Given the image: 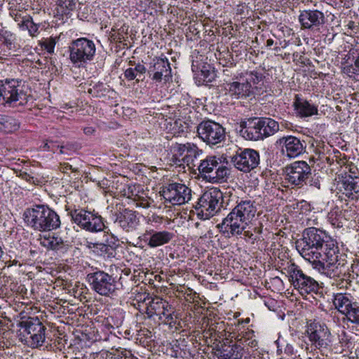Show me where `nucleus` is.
Wrapping results in <instances>:
<instances>
[{
	"label": "nucleus",
	"instance_id": "50",
	"mask_svg": "<svg viewBox=\"0 0 359 359\" xmlns=\"http://www.w3.org/2000/svg\"><path fill=\"white\" fill-rule=\"evenodd\" d=\"M22 177L27 182H31V180H33V177L30 176L29 174L26 172L22 174Z\"/></svg>",
	"mask_w": 359,
	"mask_h": 359
},
{
	"label": "nucleus",
	"instance_id": "15",
	"mask_svg": "<svg viewBox=\"0 0 359 359\" xmlns=\"http://www.w3.org/2000/svg\"><path fill=\"white\" fill-rule=\"evenodd\" d=\"M199 137L207 144L215 145L225 139V130L212 121H202L197 127Z\"/></svg>",
	"mask_w": 359,
	"mask_h": 359
},
{
	"label": "nucleus",
	"instance_id": "30",
	"mask_svg": "<svg viewBox=\"0 0 359 359\" xmlns=\"http://www.w3.org/2000/svg\"><path fill=\"white\" fill-rule=\"evenodd\" d=\"M147 69L142 64L138 63L135 67H130L126 69L124 76L128 81L135 79L137 83L144 81Z\"/></svg>",
	"mask_w": 359,
	"mask_h": 359
},
{
	"label": "nucleus",
	"instance_id": "40",
	"mask_svg": "<svg viewBox=\"0 0 359 359\" xmlns=\"http://www.w3.org/2000/svg\"><path fill=\"white\" fill-rule=\"evenodd\" d=\"M55 44L56 39L53 37L43 39L41 41L39 42V45L41 46V48L45 49L49 53H53L54 52Z\"/></svg>",
	"mask_w": 359,
	"mask_h": 359
},
{
	"label": "nucleus",
	"instance_id": "3",
	"mask_svg": "<svg viewBox=\"0 0 359 359\" xmlns=\"http://www.w3.org/2000/svg\"><path fill=\"white\" fill-rule=\"evenodd\" d=\"M25 222L34 229L39 231H49L60 226L58 215L49 208L40 205L27 209L25 213Z\"/></svg>",
	"mask_w": 359,
	"mask_h": 359
},
{
	"label": "nucleus",
	"instance_id": "42",
	"mask_svg": "<svg viewBox=\"0 0 359 359\" xmlns=\"http://www.w3.org/2000/svg\"><path fill=\"white\" fill-rule=\"evenodd\" d=\"M357 68H355V61L353 65H346L343 67L342 72L349 77H353L355 75L358 76Z\"/></svg>",
	"mask_w": 359,
	"mask_h": 359
},
{
	"label": "nucleus",
	"instance_id": "41",
	"mask_svg": "<svg viewBox=\"0 0 359 359\" xmlns=\"http://www.w3.org/2000/svg\"><path fill=\"white\" fill-rule=\"evenodd\" d=\"M262 77L261 74H258L257 72H251L248 75L247 79L244 81L248 82L252 86V83H258L262 80Z\"/></svg>",
	"mask_w": 359,
	"mask_h": 359
},
{
	"label": "nucleus",
	"instance_id": "10",
	"mask_svg": "<svg viewBox=\"0 0 359 359\" xmlns=\"http://www.w3.org/2000/svg\"><path fill=\"white\" fill-rule=\"evenodd\" d=\"M68 215L81 228L90 231H101L104 228L103 219L101 216L87 211L84 209H67Z\"/></svg>",
	"mask_w": 359,
	"mask_h": 359
},
{
	"label": "nucleus",
	"instance_id": "13",
	"mask_svg": "<svg viewBox=\"0 0 359 359\" xmlns=\"http://www.w3.org/2000/svg\"><path fill=\"white\" fill-rule=\"evenodd\" d=\"M163 198L173 205L189 202L191 198V190L185 184L172 182L164 186L160 191Z\"/></svg>",
	"mask_w": 359,
	"mask_h": 359
},
{
	"label": "nucleus",
	"instance_id": "59",
	"mask_svg": "<svg viewBox=\"0 0 359 359\" xmlns=\"http://www.w3.org/2000/svg\"><path fill=\"white\" fill-rule=\"evenodd\" d=\"M350 23H351V24H350V26H352V24H353V22H351Z\"/></svg>",
	"mask_w": 359,
	"mask_h": 359
},
{
	"label": "nucleus",
	"instance_id": "26",
	"mask_svg": "<svg viewBox=\"0 0 359 359\" xmlns=\"http://www.w3.org/2000/svg\"><path fill=\"white\" fill-rule=\"evenodd\" d=\"M355 302L353 297L349 293H337L334 294L332 299L334 308L343 315Z\"/></svg>",
	"mask_w": 359,
	"mask_h": 359
},
{
	"label": "nucleus",
	"instance_id": "56",
	"mask_svg": "<svg viewBox=\"0 0 359 359\" xmlns=\"http://www.w3.org/2000/svg\"><path fill=\"white\" fill-rule=\"evenodd\" d=\"M119 359H134V358L131 355L128 357L127 355H124L121 356Z\"/></svg>",
	"mask_w": 359,
	"mask_h": 359
},
{
	"label": "nucleus",
	"instance_id": "49",
	"mask_svg": "<svg viewBox=\"0 0 359 359\" xmlns=\"http://www.w3.org/2000/svg\"><path fill=\"white\" fill-rule=\"evenodd\" d=\"M43 148L45 150H52L53 152H55V145L50 147L49 143H46L43 146Z\"/></svg>",
	"mask_w": 359,
	"mask_h": 359
},
{
	"label": "nucleus",
	"instance_id": "6",
	"mask_svg": "<svg viewBox=\"0 0 359 359\" xmlns=\"http://www.w3.org/2000/svg\"><path fill=\"white\" fill-rule=\"evenodd\" d=\"M94 42L87 38H79L71 42L69 46V58L78 67L91 61L95 54Z\"/></svg>",
	"mask_w": 359,
	"mask_h": 359
},
{
	"label": "nucleus",
	"instance_id": "55",
	"mask_svg": "<svg viewBox=\"0 0 359 359\" xmlns=\"http://www.w3.org/2000/svg\"><path fill=\"white\" fill-rule=\"evenodd\" d=\"M243 232H244V235L246 237L251 238L252 236V233L249 231H245V229H244V231H243Z\"/></svg>",
	"mask_w": 359,
	"mask_h": 359
},
{
	"label": "nucleus",
	"instance_id": "60",
	"mask_svg": "<svg viewBox=\"0 0 359 359\" xmlns=\"http://www.w3.org/2000/svg\"><path fill=\"white\" fill-rule=\"evenodd\" d=\"M275 50H276V51H278V48H275Z\"/></svg>",
	"mask_w": 359,
	"mask_h": 359
},
{
	"label": "nucleus",
	"instance_id": "19",
	"mask_svg": "<svg viewBox=\"0 0 359 359\" xmlns=\"http://www.w3.org/2000/svg\"><path fill=\"white\" fill-rule=\"evenodd\" d=\"M148 74L151 79L156 82L169 81L172 78L171 67L168 60L165 58H156L154 60L148 69Z\"/></svg>",
	"mask_w": 359,
	"mask_h": 359
},
{
	"label": "nucleus",
	"instance_id": "57",
	"mask_svg": "<svg viewBox=\"0 0 359 359\" xmlns=\"http://www.w3.org/2000/svg\"><path fill=\"white\" fill-rule=\"evenodd\" d=\"M17 264H18V261L14 260V261L13 262L12 265Z\"/></svg>",
	"mask_w": 359,
	"mask_h": 359
},
{
	"label": "nucleus",
	"instance_id": "54",
	"mask_svg": "<svg viewBox=\"0 0 359 359\" xmlns=\"http://www.w3.org/2000/svg\"><path fill=\"white\" fill-rule=\"evenodd\" d=\"M355 68H357L358 76H359V56L355 59Z\"/></svg>",
	"mask_w": 359,
	"mask_h": 359
},
{
	"label": "nucleus",
	"instance_id": "53",
	"mask_svg": "<svg viewBox=\"0 0 359 359\" xmlns=\"http://www.w3.org/2000/svg\"><path fill=\"white\" fill-rule=\"evenodd\" d=\"M273 43H274V41H273V40L272 39H269L266 40V46L267 47H271V46L273 45Z\"/></svg>",
	"mask_w": 359,
	"mask_h": 359
},
{
	"label": "nucleus",
	"instance_id": "18",
	"mask_svg": "<svg viewBox=\"0 0 359 359\" xmlns=\"http://www.w3.org/2000/svg\"><path fill=\"white\" fill-rule=\"evenodd\" d=\"M281 154L290 158H296L302 154L306 149L304 141L293 135L283 136L276 141Z\"/></svg>",
	"mask_w": 359,
	"mask_h": 359
},
{
	"label": "nucleus",
	"instance_id": "22",
	"mask_svg": "<svg viewBox=\"0 0 359 359\" xmlns=\"http://www.w3.org/2000/svg\"><path fill=\"white\" fill-rule=\"evenodd\" d=\"M338 189L344 197L351 201L359 198V180L339 178Z\"/></svg>",
	"mask_w": 359,
	"mask_h": 359
},
{
	"label": "nucleus",
	"instance_id": "33",
	"mask_svg": "<svg viewBox=\"0 0 359 359\" xmlns=\"http://www.w3.org/2000/svg\"><path fill=\"white\" fill-rule=\"evenodd\" d=\"M112 90L109 86L102 83H97L88 89V93L93 97L99 98L109 97V93H112Z\"/></svg>",
	"mask_w": 359,
	"mask_h": 359
},
{
	"label": "nucleus",
	"instance_id": "14",
	"mask_svg": "<svg viewBox=\"0 0 359 359\" xmlns=\"http://www.w3.org/2000/svg\"><path fill=\"white\" fill-rule=\"evenodd\" d=\"M27 339L32 348L41 346L45 341L46 327L38 318H29L20 323Z\"/></svg>",
	"mask_w": 359,
	"mask_h": 359
},
{
	"label": "nucleus",
	"instance_id": "45",
	"mask_svg": "<svg viewBox=\"0 0 359 359\" xmlns=\"http://www.w3.org/2000/svg\"><path fill=\"white\" fill-rule=\"evenodd\" d=\"M59 169L62 172L64 173L67 172L68 170H71L73 172H79L78 168H73L72 165H69L67 163H60Z\"/></svg>",
	"mask_w": 359,
	"mask_h": 359
},
{
	"label": "nucleus",
	"instance_id": "58",
	"mask_svg": "<svg viewBox=\"0 0 359 359\" xmlns=\"http://www.w3.org/2000/svg\"><path fill=\"white\" fill-rule=\"evenodd\" d=\"M350 23H351V24H350V26H352V24H353V22H351Z\"/></svg>",
	"mask_w": 359,
	"mask_h": 359
},
{
	"label": "nucleus",
	"instance_id": "51",
	"mask_svg": "<svg viewBox=\"0 0 359 359\" xmlns=\"http://www.w3.org/2000/svg\"><path fill=\"white\" fill-rule=\"evenodd\" d=\"M269 1H271V2H273V3H276V4H285L286 3L288 0H269Z\"/></svg>",
	"mask_w": 359,
	"mask_h": 359
},
{
	"label": "nucleus",
	"instance_id": "44",
	"mask_svg": "<svg viewBox=\"0 0 359 359\" xmlns=\"http://www.w3.org/2000/svg\"><path fill=\"white\" fill-rule=\"evenodd\" d=\"M59 5L68 10H73L75 6L74 0H58Z\"/></svg>",
	"mask_w": 359,
	"mask_h": 359
},
{
	"label": "nucleus",
	"instance_id": "5",
	"mask_svg": "<svg viewBox=\"0 0 359 359\" xmlns=\"http://www.w3.org/2000/svg\"><path fill=\"white\" fill-rule=\"evenodd\" d=\"M198 170L201 177L211 183L224 181L229 175V170L221 158L216 156H208L201 161Z\"/></svg>",
	"mask_w": 359,
	"mask_h": 359
},
{
	"label": "nucleus",
	"instance_id": "21",
	"mask_svg": "<svg viewBox=\"0 0 359 359\" xmlns=\"http://www.w3.org/2000/svg\"><path fill=\"white\" fill-rule=\"evenodd\" d=\"M240 128V133L245 140L252 141L262 140L259 118H254L242 122Z\"/></svg>",
	"mask_w": 359,
	"mask_h": 359
},
{
	"label": "nucleus",
	"instance_id": "1",
	"mask_svg": "<svg viewBox=\"0 0 359 359\" xmlns=\"http://www.w3.org/2000/svg\"><path fill=\"white\" fill-rule=\"evenodd\" d=\"M297 248L301 255L321 273L332 278L346 276L347 266L338 259L337 243L325 231L315 227L304 229Z\"/></svg>",
	"mask_w": 359,
	"mask_h": 359
},
{
	"label": "nucleus",
	"instance_id": "25",
	"mask_svg": "<svg viewBox=\"0 0 359 359\" xmlns=\"http://www.w3.org/2000/svg\"><path fill=\"white\" fill-rule=\"evenodd\" d=\"M39 241L40 244L48 250L63 251L66 250L68 247L61 237L55 236L54 233H48L41 235Z\"/></svg>",
	"mask_w": 359,
	"mask_h": 359
},
{
	"label": "nucleus",
	"instance_id": "31",
	"mask_svg": "<svg viewBox=\"0 0 359 359\" xmlns=\"http://www.w3.org/2000/svg\"><path fill=\"white\" fill-rule=\"evenodd\" d=\"M20 122L14 117L0 115V130L6 133H11L20 128Z\"/></svg>",
	"mask_w": 359,
	"mask_h": 359
},
{
	"label": "nucleus",
	"instance_id": "36",
	"mask_svg": "<svg viewBox=\"0 0 359 359\" xmlns=\"http://www.w3.org/2000/svg\"><path fill=\"white\" fill-rule=\"evenodd\" d=\"M15 36L12 32L4 29H0V42L6 46L8 50H12L15 48Z\"/></svg>",
	"mask_w": 359,
	"mask_h": 359
},
{
	"label": "nucleus",
	"instance_id": "52",
	"mask_svg": "<svg viewBox=\"0 0 359 359\" xmlns=\"http://www.w3.org/2000/svg\"><path fill=\"white\" fill-rule=\"evenodd\" d=\"M12 16L13 17L14 20L15 22H18L19 21L20 18V15L18 12L12 14Z\"/></svg>",
	"mask_w": 359,
	"mask_h": 359
},
{
	"label": "nucleus",
	"instance_id": "28",
	"mask_svg": "<svg viewBox=\"0 0 359 359\" xmlns=\"http://www.w3.org/2000/svg\"><path fill=\"white\" fill-rule=\"evenodd\" d=\"M262 140L273 135L279 130L278 122L270 118H259Z\"/></svg>",
	"mask_w": 359,
	"mask_h": 359
},
{
	"label": "nucleus",
	"instance_id": "38",
	"mask_svg": "<svg viewBox=\"0 0 359 359\" xmlns=\"http://www.w3.org/2000/svg\"><path fill=\"white\" fill-rule=\"evenodd\" d=\"M187 147V143L183 144H176L172 147L173 156L180 164L183 163L184 157L185 156L184 153H186Z\"/></svg>",
	"mask_w": 359,
	"mask_h": 359
},
{
	"label": "nucleus",
	"instance_id": "32",
	"mask_svg": "<svg viewBox=\"0 0 359 359\" xmlns=\"http://www.w3.org/2000/svg\"><path fill=\"white\" fill-rule=\"evenodd\" d=\"M187 147L182 164H187L189 168H194L196 166L195 161L202 154V151L191 143H187Z\"/></svg>",
	"mask_w": 359,
	"mask_h": 359
},
{
	"label": "nucleus",
	"instance_id": "48",
	"mask_svg": "<svg viewBox=\"0 0 359 359\" xmlns=\"http://www.w3.org/2000/svg\"><path fill=\"white\" fill-rule=\"evenodd\" d=\"M83 131L86 135H91L95 130L92 127H87L84 128Z\"/></svg>",
	"mask_w": 359,
	"mask_h": 359
},
{
	"label": "nucleus",
	"instance_id": "7",
	"mask_svg": "<svg viewBox=\"0 0 359 359\" xmlns=\"http://www.w3.org/2000/svg\"><path fill=\"white\" fill-rule=\"evenodd\" d=\"M29 95L22 87L15 80L0 82V105L6 104L16 107L24 105L28 102Z\"/></svg>",
	"mask_w": 359,
	"mask_h": 359
},
{
	"label": "nucleus",
	"instance_id": "43",
	"mask_svg": "<svg viewBox=\"0 0 359 359\" xmlns=\"http://www.w3.org/2000/svg\"><path fill=\"white\" fill-rule=\"evenodd\" d=\"M100 250L109 257H114L116 254L115 248L106 244H102Z\"/></svg>",
	"mask_w": 359,
	"mask_h": 359
},
{
	"label": "nucleus",
	"instance_id": "4",
	"mask_svg": "<svg viewBox=\"0 0 359 359\" xmlns=\"http://www.w3.org/2000/svg\"><path fill=\"white\" fill-rule=\"evenodd\" d=\"M306 332L309 340L322 355L332 353L333 336L325 323L317 320L307 322Z\"/></svg>",
	"mask_w": 359,
	"mask_h": 359
},
{
	"label": "nucleus",
	"instance_id": "2",
	"mask_svg": "<svg viewBox=\"0 0 359 359\" xmlns=\"http://www.w3.org/2000/svg\"><path fill=\"white\" fill-rule=\"evenodd\" d=\"M256 212L254 201L242 199L237 201V205L217 226L221 232L229 236L241 235L252 222Z\"/></svg>",
	"mask_w": 359,
	"mask_h": 359
},
{
	"label": "nucleus",
	"instance_id": "8",
	"mask_svg": "<svg viewBox=\"0 0 359 359\" xmlns=\"http://www.w3.org/2000/svg\"><path fill=\"white\" fill-rule=\"evenodd\" d=\"M222 199L223 194L217 188H211L205 191L197 203L198 215L205 219L214 216L219 211Z\"/></svg>",
	"mask_w": 359,
	"mask_h": 359
},
{
	"label": "nucleus",
	"instance_id": "47",
	"mask_svg": "<svg viewBox=\"0 0 359 359\" xmlns=\"http://www.w3.org/2000/svg\"><path fill=\"white\" fill-rule=\"evenodd\" d=\"M60 147V154H65V151H64L65 149H70V148L72 147V145H69V144H67L65 146L64 145H61V146H57V148Z\"/></svg>",
	"mask_w": 359,
	"mask_h": 359
},
{
	"label": "nucleus",
	"instance_id": "37",
	"mask_svg": "<svg viewBox=\"0 0 359 359\" xmlns=\"http://www.w3.org/2000/svg\"><path fill=\"white\" fill-rule=\"evenodd\" d=\"M344 316L351 323L359 324V304L355 302L353 305L346 311Z\"/></svg>",
	"mask_w": 359,
	"mask_h": 359
},
{
	"label": "nucleus",
	"instance_id": "11",
	"mask_svg": "<svg viewBox=\"0 0 359 359\" xmlns=\"http://www.w3.org/2000/svg\"><path fill=\"white\" fill-rule=\"evenodd\" d=\"M93 290L105 297H111L116 294V281L112 276L103 271H97L88 276Z\"/></svg>",
	"mask_w": 359,
	"mask_h": 359
},
{
	"label": "nucleus",
	"instance_id": "17",
	"mask_svg": "<svg viewBox=\"0 0 359 359\" xmlns=\"http://www.w3.org/2000/svg\"><path fill=\"white\" fill-rule=\"evenodd\" d=\"M231 161L238 170L248 172L259 165V154L252 149H239L232 156Z\"/></svg>",
	"mask_w": 359,
	"mask_h": 359
},
{
	"label": "nucleus",
	"instance_id": "9",
	"mask_svg": "<svg viewBox=\"0 0 359 359\" xmlns=\"http://www.w3.org/2000/svg\"><path fill=\"white\" fill-rule=\"evenodd\" d=\"M285 270L291 285L302 295H306L318 291V282L312 277L306 275L297 265L291 264Z\"/></svg>",
	"mask_w": 359,
	"mask_h": 359
},
{
	"label": "nucleus",
	"instance_id": "39",
	"mask_svg": "<svg viewBox=\"0 0 359 359\" xmlns=\"http://www.w3.org/2000/svg\"><path fill=\"white\" fill-rule=\"evenodd\" d=\"M128 198L133 199L137 207L147 208L150 206V201L147 197L135 194L133 191L128 194Z\"/></svg>",
	"mask_w": 359,
	"mask_h": 359
},
{
	"label": "nucleus",
	"instance_id": "29",
	"mask_svg": "<svg viewBox=\"0 0 359 359\" xmlns=\"http://www.w3.org/2000/svg\"><path fill=\"white\" fill-rule=\"evenodd\" d=\"M173 238V234L169 231H163L153 233L148 242L151 248H156L169 243Z\"/></svg>",
	"mask_w": 359,
	"mask_h": 359
},
{
	"label": "nucleus",
	"instance_id": "23",
	"mask_svg": "<svg viewBox=\"0 0 359 359\" xmlns=\"http://www.w3.org/2000/svg\"><path fill=\"white\" fill-rule=\"evenodd\" d=\"M226 94L232 99H241L249 97L252 94V86L244 81L226 83L225 85Z\"/></svg>",
	"mask_w": 359,
	"mask_h": 359
},
{
	"label": "nucleus",
	"instance_id": "24",
	"mask_svg": "<svg viewBox=\"0 0 359 359\" xmlns=\"http://www.w3.org/2000/svg\"><path fill=\"white\" fill-rule=\"evenodd\" d=\"M115 222L123 229L130 231L135 229L139 220L135 211L123 209L117 215Z\"/></svg>",
	"mask_w": 359,
	"mask_h": 359
},
{
	"label": "nucleus",
	"instance_id": "12",
	"mask_svg": "<svg viewBox=\"0 0 359 359\" xmlns=\"http://www.w3.org/2000/svg\"><path fill=\"white\" fill-rule=\"evenodd\" d=\"M311 175V167L304 161H294L285 168V181L298 187L306 184Z\"/></svg>",
	"mask_w": 359,
	"mask_h": 359
},
{
	"label": "nucleus",
	"instance_id": "46",
	"mask_svg": "<svg viewBox=\"0 0 359 359\" xmlns=\"http://www.w3.org/2000/svg\"><path fill=\"white\" fill-rule=\"evenodd\" d=\"M284 352H285V354H287L288 355H293L294 354V348L290 344H287L286 345V346L285 348V350H284Z\"/></svg>",
	"mask_w": 359,
	"mask_h": 359
},
{
	"label": "nucleus",
	"instance_id": "35",
	"mask_svg": "<svg viewBox=\"0 0 359 359\" xmlns=\"http://www.w3.org/2000/svg\"><path fill=\"white\" fill-rule=\"evenodd\" d=\"M342 172L339 175L338 178L359 180V170L352 162H346L342 167Z\"/></svg>",
	"mask_w": 359,
	"mask_h": 359
},
{
	"label": "nucleus",
	"instance_id": "34",
	"mask_svg": "<svg viewBox=\"0 0 359 359\" xmlns=\"http://www.w3.org/2000/svg\"><path fill=\"white\" fill-rule=\"evenodd\" d=\"M19 27L22 30H27L32 37H35L39 34V24L34 22L31 16L23 17L20 22L18 23Z\"/></svg>",
	"mask_w": 359,
	"mask_h": 359
},
{
	"label": "nucleus",
	"instance_id": "20",
	"mask_svg": "<svg viewBox=\"0 0 359 359\" xmlns=\"http://www.w3.org/2000/svg\"><path fill=\"white\" fill-rule=\"evenodd\" d=\"M302 26L305 29H313L325 23L323 13L318 10H305L299 16Z\"/></svg>",
	"mask_w": 359,
	"mask_h": 359
},
{
	"label": "nucleus",
	"instance_id": "27",
	"mask_svg": "<svg viewBox=\"0 0 359 359\" xmlns=\"http://www.w3.org/2000/svg\"><path fill=\"white\" fill-rule=\"evenodd\" d=\"M294 106L297 113L301 117H309L318 114V110L317 106L311 104L306 100L296 97L294 102Z\"/></svg>",
	"mask_w": 359,
	"mask_h": 359
},
{
	"label": "nucleus",
	"instance_id": "16",
	"mask_svg": "<svg viewBox=\"0 0 359 359\" xmlns=\"http://www.w3.org/2000/svg\"><path fill=\"white\" fill-rule=\"evenodd\" d=\"M146 313L149 318L157 316L164 324L173 323V309L168 302L158 297H155L149 302Z\"/></svg>",
	"mask_w": 359,
	"mask_h": 359
}]
</instances>
